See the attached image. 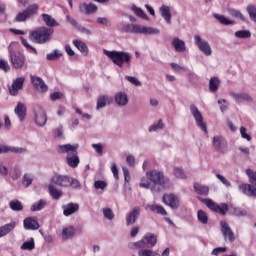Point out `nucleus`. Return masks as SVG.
<instances>
[{
    "label": "nucleus",
    "instance_id": "f257e3e1",
    "mask_svg": "<svg viewBox=\"0 0 256 256\" xmlns=\"http://www.w3.org/2000/svg\"><path fill=\"white\" fill-rule=\"evenodd\" d=\"M169 183V178L159 169L147 171L145 176L141 178L139 187L141 189H149L152 193H159L165 189V185Z\"/></svg>",
    "mask_w": 256,
    "mask_h": 256
},
{
    "label": "nucleus",
    "instance_id": "f03ea898",
    "mask_svg": "<svg viewBox=\"0 0 256 256\" xmlns=\"http://www.w3.org/2000/svg\"><path fill=\"white\" fill-rule=\"evenodd\" d=\"M53 33H55L53 28L42 26L34 31H31L29 37L31 41H34V43H37L38 45H45V43H49V41H51Z\"/></svg>",
    "mask_w": 256,
    "mask_h": 256
},
{
    "label": "nucleus",
    "instance_id": "7ed1b4c3",
    "mask_svg": "<svg viewBox=\"0 0 256 256\" xmlns=\"http://www.w3.org/2000/svg\"><path fill=\"white\" fill-rule=\"evenodd\" d=\"M56 187H61L62 189H81V183L79 180L69 176V175H61L56 174L52 176L51 181Z\"/></svg>",
    "mask_w": 256,
    "mask_h": 256
},
{
    "label": "nucleus",
    "instance_id": "20e7f679",
    "mask_svg": "<svg viewBox=\"0 0 256 256\" xmlns=\"http://www.w3.org/2000/svg\"><path fill=\"white\" fill-rule=\"evenodd\" d=\"M79 145L64 144L58 147V153H67L66 161L69 167L75 169L79 165V156H77V149Z\"/></svg>",
    "mask_w": 256,
    "mask_h": 256
},
{
    "label": "nucleus",
    "instance_id": "39448f33",
    "mask_svg": "<svg viewBox=\"0 0 256 256\" xmlns=\"http://www.w3.org/2000/svg\"><path fill=\"white\" fill-rule=\"evenodd\" d=\"M104 54H106V56L111 59L112 63L117 65V67H123L124 63H126V65L129 67L131 65V59L133 58L131 53L123 51L104 50Z\"/></svg>",
    "mask_w": 256,
    "mask_h": 256
},
{
    "label": "nucleus",
    "instance_id": "423d86ee",
    "mask_svg": "<svg viewBox=\"0 0 256 256\" xmlns=\"http://www.w3.org/2000/svg\"><path fill=\"white\" fill-rule=\"evenodd\" d=\"M157 245V236L146 234L144 238L130 245L131 249H145L147 247H155Z\"/></svg>",
    "mask_w": 256,
    "mask_h": 256
},
{
    "label": "nucleus",
    "instance_id": "0eeeda50",
    "mask_svg": "<svg viewBox=\"0 0 256 256\" xmlns=\"http://www.w3.org/2000/svg\"><path fill=\"white\" fill-rule=\"evenodd\" d=\"M39 12V5L31 4L24 11L18 13L15 17L16 23H23L27 21V19H31L33 15H37Z\"/></svg>",
    "mask_w": 256,
    "mask_h": 256
},
{
    "label": "nucleus",
    "instance_id": "6e6552de",
    "mask_svg": "<svg viewBox=\"0 0 256 256\" xmlns=\"http://www.w3.org/2000/svg\"><path fill=\"white\" fill-rule=\"evenodd\" d=\"M194 43L198 47L199 51L205 55V57H211L213 55L211 44H209L207 40L202 39L200 35H194Z\"/></svg>",
    "mask_w": 256,
    "mask_h": 256
},
{
    "label": "nucleus",
    "instance_id": "1a4fd4ad",
    "mask_svg": "<svg viewBox=\"0 0 256 256\" xmlns=\"http://www.w3.org/2000/svg\"><path fill=\"white\" fill-rule=\"evenodd\" d=\"M220 230L224 237V241H228L229 243H233L235 241V232H233V230L231 229L227 222H220Z\"/></svg>",
    "mask_w": 256,
    "mask_h": 256
},
{
    "label": "nucleus",
    "instance_id": "9d476101",
    "mask_svg": "<svg viewBox=\"0 0 256 256\" xmlns=\"http://www.w3.org/2000/svg\"><path fill=\"white\" fill-rule=\"evenodd\" d=\"M190 111L198 127H200L202 131H205V133H207V125L205 124V122H203V115L201 114V111H199V108H197L195 104H192L190 105Z\"/></svg>",
    "mask_w": 256,
    "mask_h": 256
},
{
    "label": "nucleus",
    "instance_id": "9b49d317",
    "mask_svg": "<svg viewBox=\"0 0 256 256\" xmlns=\"http://www.w3.org/2000/svg\"><path fill=\"white\" fill-rule=\"evenodd\" d=\"M134 33L139 35H159L161 31L157 28L134 24Z\"/></svg>",
    "mask_w": 256,
    "mask_h": 256
},
{
    "label": "nucleus",
    "instance_id": "f8f14e48",
    "mask_svg": "<svg viewBox=\"0 0 256 256\" xmlns=\"http://www.w3.org/2000/svg\"><path fill=\"white\" fill-rule=\"evenodd\" d=\"M205 203L211 211H215V213H219L220 215H225L229 211V206L226 203L217 205V203L213 202L211 199H206Z\"/></svg>",
    "mask_w": 256,
    "mask_h": 256
},
{
    "label": "nucleus",
    "instance_id": "ddd939ff",
    "mask_svg": "<svg viewBox=\"0 0 256 256\" xmlns=\"http://www.w3.org/2000/svg\"><path fill=\"white\" fill-rule=\"evenodd\" d=\"M141 215V207L135 206L127 215H126V225L127 227L133 226L134 223H137Z\"/></svg>",
    "mask_w": 256,
    "mask_h": 256
},
{
    "label": "nucleus",
    "instance_id": "4468645a",
    "mask_svg": "<svg viewBox=\"0 0 256 256\" xmlns=\"http://www.w3.org/2000/svg\"><path fill=\"white\" fill-rule=\"evenodd\" d=\"M10 61L14 69H23V65H25V56L20 53L10 52Z\"/></svg>",
    "mask_w": 256,
    "mask_h": 256
},
{
    "label": "nucleus",
    "instance_id": "2eb2a0df",
    "mask_svg": "<svg viewBox=\"0 0 256 256\" xmlns=\"http://www.w3.org/2000/svg\"><path fill=\"white\" fill-rule=\"evenodd\" d=\"M163 203H165L171 209H177L181 203L179 196L175 194H164Z\"/></svg>",
    "mask_w": 256,
    "mask_h": 256
},
{
    "label": "nucleus",
    "instance_id": "dca6fc26",
    "mask_svg": "<svg viewBox=\"0 0 256 256\" xmlns=\"http://www.w3.org/2000/svg\"><path fill=\"white\" fill-rule=\"evenodd\" d=\"M212 145L220 153H226L227 151V141H225V138H223V136H214L212 139Z\"/></svg>",
    "mask_w": 256,
    "mask_h": 256
},
{
    "label": "nucleus",
    "instance_id": "f3484780",
    "mask_svg": "<svg viewBox=\"0 0 256 256\" xmlns=\"http://www.w3.org/2000/svg\"><path fill=\"white\" fill-rule=\"evenodd\" d=\"M114 102L118 107H127L129 105V95L124 91H119L114 95Z\"/></svg>",
    "mask_w": 256,
    "mask_h": 256
},
{
    "label": "nucleus",
    "instance_id": "a211bd4d",
    "mask_svg": "<svg viewBox=\"0 0 256 256\" xmlns=\"http://www.w3.org/2000/svg\"><path fill=\"white\" fill-rule=\"evenodd\" d=\"M34 115L36 125H38V127L45 126L47 123V114L45 113V110H43L41 107H38L35 109Z\"/></svg>",
    "mask_w": 256,
    "mask_h": 256
},
{
    "label": "nucleus",
    "instance_id": "6ab92c4d",
    "mask_svg": "<svg viewBox=\"0 0 256 256\" xmlns=\"http://www.w3.org/2000/svg\"><path fill=\"white\" fill-rule=\"evenodd\" d=\"M25 83L24 77H19L16 80L13 81L11 87H9V93L13 97L19 95V91L23 89V84Z\"/></svg>",
    "mask_w": 256,
    "mask_h": 256
},
{
    "label": "nucleus",
    "instance_id": "aec40b11",
    "mask_svg": "<svg viewBox=\"0 0 256 256\" xmlns=\"http://www.w3.org/2000/svg\"><path fill=\"white\" fill-rule=\"evenodd\" d=\"M3 153H16L17 155H21L27 153V148L0 145V155Z\"/></svg>",
    "mask_w": 256,
    "mask_h": 256
},
{
    "label": "nucleus",
    "instance_id": "412c9836",
    "mask_svg": "<svg viewBox=\"0 0 256 256\" xmlns=\"http://www.w3.org/2000/svg\"><path fill=\"white\" fill-rule=\"evenodd\" d=\"M113 103V98L109 95H100L97 98L96 102V110L99 111V109H105L107 105H111Z\"/></svg>",
    "mask_w": 256,
    "mask_h": 256
},
{
    "label": "nucleus",
    "instance_id": "4be33fe9",
    "mask_svg": "<svg viewBox=\"0 0 256 256\" xmlns=\"http://www.w3.org/2000/svg\"><path fill=\"white\" fill-rule=\"evenodd\" d=\"M62 209H63V215L65 217H70V215H73L77 213V211H79V204L71 202L66 205H63Z\"/></svg>",
    "mask_w": 256,
    "mask_h": 256
},
{
    "label": "nucleus",
    "instance_id": "5701e85b",
    "mask_svg": "<svg viewBox=\"0 0 256 256\" xmlns=\"http://www.w3.org/2000/svg\"><path fill=\"white\" fill-rule=\"evenodd\" d=\"M239 191H242L244 195L248 197H256V188L250 184L242 183L238 186Z\"/></svg>",
    "mask_w": 256,
    "mask_h": 256
},
{
    "label": "nucleus",
    "instance_id": "b1692460",
    "mask_svg": "<svg viewBox=\"0 0 256 256\" xmlns=\"http://www.w3.org/2000/svg\"><path fill=\"white\" fill-rule=\"evenodd\" d=\"M24 229L27 231H37L39 229V222L33 217L25 218L23 221Z\"/></svg>",
    "mask_w": 256,
    "mask_h": 256
},
{
    "label": "nucleus",
    "instance_id": "393cba45",
    "mask_svg": "<svg viewBox=\"0 0 256 256\" xmlns=\"http://www.w3.org/2000/svg\"><path fill=\"white\" fill-rule=\"evenodd\" d=\"M171 45L176 51V53H185V51H187V46H185V41L177 37L172 39Z\"/></svg>",
    "mask_w": 256,
    "mask_h": 256
},
{
    "label": "nucleus",
    "instance_id": "a878e982",
    "mask_svg": "<svg viewBox=\"0 0 256 256\" xmlns=\"http://www.w3.org/2000/svg\"><path fill=\"white\" fill-rule=\"evenodd\" d=\"M14 113L17 115L19 121H25V117H27V107H25V104L18 102L14 109Z\"/></svg>",
    "mask_w": 256,
    "mask_h": 256
},
{
    "label": "nucleus",
    "instance_id": "bb28decb",
    "mask_svg": "<svg viewBox=\"0 0 256 256\" xmlns=\"http://www.w3.org/2000/svg\"><path fill=\"white\" fill-rule=\"evenodd\" d=\"M80 13H85L86 15H92V13H97V5L90 3H82L79 5Z\"/></svg>",
    "mask_w": 256,
    "mask_h": 256
},
{
    "label": "nucleus",
    "instance_id": "cd10ccee",
    "mask_svg": "<svg viewBox=\"0 0 256 256\" xmlns=\"http://www.w3.org/2000/svg\"><path fill=\"white\" fill-rule=\"evenodd\" d=\"M32 85H34L35 89H40L42 93H45L48 91V87L45 85V82L43 79L37 76H31Z\"/></svg>",
    "mask_w": 256,
    "mask_h": 256
},
{
    "label": "nucleus",
    "instance_id": "c85d7f7f",
    "mask_svg": "<svg viewBox=\"0 0 256 256\" xmlns=\"http://www.w3.org/2000/svg\"><path fill=\"white\" fill-rule=\"evenodd\" d=\"M48 190L51 197L54 198L56 201L63 197V191L57 188V185L52 182L49 183Z\"/></svg>",
    "mask_w": 256,
    "mask_h": 256
},
{
    "label": "nucleus",
    "instance_id": "c756f323",
    "mask_svg": "<svg viewBox=\"0 0 256 256\" xmlns=\"http://www.w3.org/2000/svg\"><path fill=\"white\" fill-rule=\"evenodd\" d=\"M230 95L233 97V99H235L236 103H241V101H247V103H251V101H253V98L249 96V94L231 92Z\"/></svg>",
    "mask_w": 256,
    "mask_h": 256
},
{
    "label": "nucleus",
    "instance_id": "7c9ffc66",
    "mask_svg": "<svg viewBox=\"0 0 256 256\" xmlns=\"http://www.w3.org/2000/svg\"><path fill=\"white\" fill-rule=\"evenodd\" d=\"M73 45L84 55L87 57L89 55V48L87 47V44L81 40H73Z\"/></svg>",
    "mask_w": 256,
    "mask_h": 256
},
{
    "label": "nucleus",
    "instance_id": "2f4dec72",
    "mask_svg": "<svg viewBox=\"0 0 256 256\" xmlns=\"http://www.w3.org/2000/svg\"><path fill=\"white\" fill-rule=\"evenodd\" d=\"M41 17L47 27H59V22H57L51 15L42 14Z\"/></svg>",
    "mask_w": 256,
    "mask_h": 256
},
{
    "label": "nucleus",
    "instance_id": "473e14b6",
    "mask_svg": "<svg viewBox=\"0 0 256 256\" xmlns=\"http://www.w3.org/2000/svg\"><path fill=\"white\" fill-rule=\"evenodd\" d=\"M160 13L166 23L171 25V8H169V6L163 5L160 7Z\"/></svg>",
    "mask_w": 256,
    "mask_h": 256
},
{
    "label": "nucleus",
    "instance_id": "72a5a7b5",
    "mask_svg": "<svg viewBox=\"0 0 256 256\" xmlns=\"http://www.w3.org/2000/svg\"><path fill=\"white\" fill-rule=\"evenodd\" d=\"M221 86V80L217 77H211L209 80V90L211 93H217L219 91V87Z\"/></svg>",
    "mask_w": 256,
    "mask_h": 256
},
{
    "label": "nucleus",
    "instance_id": "f704fd0d",
    "mask_svg": "<svg viewBox=\"0 0 256 256\" xmlns=\"http://www.w3.org/2000/svg\"><path fill=\"white\" fill-rule=\"evenodd\" d=\"M17 223L11 222L9 224H5L4 226L0 227V238L5 237V235H9L13 229H15V226Z\"/></svg>",
    "mask_w": 256,
    "mask_h": 256
},
{
    "label": "nucleus",
    "instance_id": "c9c22d12",
    "mask_svg": "<svg viewBox=\"0 0 256 256\" xmlns=\"http://www.w3.org/2000/svg\"><path fill=\"white\" fill-rule=\"evenodd\" d=\"M148 209H150L152 213H157L158 215H163V216L167 215V210H165L163 206L158 204L148 205Z\"/></svg>",
    "mask_w": 256,
    "mask_h": 256
},
{
    "label": "nucleus",
    "instance_id": "e433bc0d",
    "mask_svg": "<svg viewBox=\"0 0 256 256\" xmlns=\"http://www.w3.org/2000/svg\"><path fill=\"white\" fill-rule=\"evenodd\" d=\"M194 190L198 195H204V197H207L209 195V186H203L199 183H194Z\"/></svg>",
    "mask_w": 256,
    "mask_h": 256
},
{
    "label": "nucleus",
    "instance_id": "4c0bfd02",
    "mask_svg": "<svg viewBox=\"0 0 256 256\" xmlns=\"http://www.w3.org/2000/svg\"><path fill=\"white\" fill-rule=\"evenodd\" d=\"M228 13L231 17H234V19H240V21H243V23H246L247 21L245 15H243V13H241L239 10L229 9Z\"/></svg>",
    "mask_w": 256,
    "mask_h": 256
},
{
    "label": "nucleus",
    "instance_id": "58836bf2",
    "mask_svg": "<svg viewBox=\"0 0 256 256\" xmlns=\"http://www.w3.org/2000/svg\"><path fill=\"white\" fill-rule=\"evenodd\" d=\"M131 11H133V13H135L137 15V17H141V19H144L145 21H147V19H149V17L145 13V11H143V9L137 7V5H135V4H132Z\"/></svg>",
    "mask_w": 256,
    "mask_h": 256
},
{
    "label": "nucleus",
    "instance_id": "ea45409f",
    "mask_svg": "<svg viewBox=\"0 0 256 256\" xmlns=\"http://www.w3.org/2000/svg\"><path fill=\"white\" fill-rule=\"evenodd\" d=\"M132 256H161V254H159L155 251L149 250V249L140 248L138 253H136Z\"/></svg>",
    "mask_w": 256,
    "mask_h": 256
},
{
    "label": "nucleus",
    "instance_id": "a19ab883",
    "mask_svg": "<svg viewBox=\"0 0 256 256\" xmlns=\"http://www.w3.org/2000/svg\"><path fill=\"white\" fill-rule=\"evenodd\" d=\"M214 18H216L221 25H235V21L229 20L221 14H214Z\"/></svg>",
    "mask_w": 256,
    "mask_h": 256
},
{
    "label": "nucleus",
    "instance_id": "79ce46f5",
    "mask_svg": "<svg viewBox=\"0 0 256 256\" xmlns=\"http://www.w3.org/2000/svg\"><path fill=\"white\" fill-rule=\"evenodd\" d=\"M45 205H47V202L45 200H39L38 202L32 204L30 211H41L42 209H45Z\"/></svg>",
    "mask_w": 256,
    "mask_h": 256
},
{
    "label": "nucleus",
    "instance_id": "37998d69",
    "mask_svg": "<svg viewBox=\"0 0 256 256\" xmlns=\"http://www.w3.org/2000/svg\"><path fill=\"white\" fill-rule=\"evenodd\" d=\"M73 235H75V228H73V226L63 228L62 237H64V239H70Z\"/></svg>",
    "mask_w": 256,
    "mask_h": 256
},
{
    "label": "nucleus",
    "instance_id": "c03bdc74",
    "mask_svg": "<svg viewBox=\"0 0 256 256\" xmlns=\"http://www.w3.org/2000/svg\"><path fill=\"white\" fill-rule=\"evenodd\" d=\"M9 207L12 211H23V204L19 200L10 201Z\"/></svg>",
    "mask_w": 256,
    "mask_h": 256
},
{
    "label": "nucleus",
    "instance_id": "a18cd8bd",
    "mask_svg": "<svg viewBox=\"0 0 256 256\" xmlns=\"http://www.w3.org/2000/svg\"><path fill=\"white\" fill-rule=\"evenodd\" d=\"M237 39H249L251 37V31L249 30H239L234 33Z\"/></svg>",
    "mask_w": 256,
    "mask_h": 256
},
{
    "label": "nucleus",
    "instance_id": "49530a36",
    "mask_svg": "<svg viewBox=\"0 0 256 256\" xmlns=\"http://www.w3.org/2000/svg\"><path fill=\"white\" fill-rule=\"evenodd\" d=\"M198 221L202 223V225H207L209 223V217L207 216V213L203 210H199L197 213Z\"/></svg>",
    "mask_w": 256,
    "mask_h": 256
},
{
    "label": "nucleus",
    "instance_id": "de8ad7c7",
    "mask_svg": "<svg viewBox=\"0 0 256 256\" xmlns=\"http://www.w3.org/2000/svg\"><path fill=\"white\" fill-rule=\"evenodd\" d=\"M59 57H63V53L56 49L53 51V53L47 54L46 59L48 61H56V59H59Z\"/></svg>",
    "mask_w": 256,
    "mask_h": 256
},
{
    "label": "nucleus",
    "instance_id": "09e8293b",
    "mask_svg": "<svg viewBox=\"0 0 256 256\" xmlns=\"http://www.w3.org/2000/svg\"><path fill=\"white\" fill-rule=\"evenodd\" d=\"M246 11H247L251 21H254V23H256V7L253 5H248L246 8Z\"/></svg>",
    "mask_w": 256,
    "mask_h": 256
},
{
    "label": "nucleus",
    "instance_id": "8fccbe9b",
    "mask_svg": "<svg viewBox=\"0 0 256 256\" xmlns=\"http://www.w3.org/2000/svg\"><path fill=\"white\" fill-rule=\"evenodd\" d=\"M102 213L105 219H108V221H113V219H115V214L111 208H103Z\"/></svg>",
    "mask_w": 256,
    "mask_h": 256
},
{
    "label": "nucleus",
    "instance_id": "3c124183",
    "mask_svg": "<svg viewBox=\"0 0 256 256\" xmlns=\"http://www.w3.org/2000/svg\"><path fill=\"white\" fill-rule=\"evenodd\" d=\"M21 249L23 251H33V249H35V241L31 239V241L24 242L21 246Z\"/></svg>",
    "mask_w": 256,
    "mask_h": 256
},
{
    "label": "nucleus",
    "instance_id": "603ef678",
    "mask_svg": "<svg viewBox=\"0 0 256 256\" xmlns=\"http://www.w3.org/2000/svg\"><path fill=\"white\" fill-rule=\"evenodd\" d=\"M165 127V124L163 123V120H159L157 124H154L150 126L149 133L157 132Z\"/></svg>",
    "mask_w": 256,
    "mask_h": 256
},
{
    "label": "nucleus",
    "instance_id": "864d4df0",
    "mask_svg": "<svg viewBox=\"0 0 256 256\" xmlns=\"http://www.w3.org/2000/svg\"><path fill=\"white\" fill-rule=\"evenodd\" d=\"M94 187L97 190H101V191H105V189H107V182L103 181V180H97L94 182Z\"/></svg>",
    "mask_w": 256,
    "mask_h": 256
},
{
    "label": "nucleus",
    "instance_id": "5fc2aeb1",
    "mask_svg": "<svg viewBox=\"0 0 256 256\" xmlns=\"http://www.w3.org/2000/svg\"><path fill=\"white\" fill-rule=\"evenodd\" d=\"M33 183V176L31 174H25L23 177L22 185L24 187H29Z\"/></svg>",
    "mask_w": 256,
    "mask_h": 256
},
{
    "label": "nucleus",
    "instance_id": "6e6d98bb",
    "mask_svg": "<svg viewBox=\"0 0 256 256\" xmlns=\"http://www.w3.org/2000/svg\"><path fill=\"white\" fill-rule=\"evenodd\" d=\"M125 79H127V81L132 85H134L135 87H141V81H139V79H137L136 77L125 76Z\"/></svg>",
    "mask_w": 256,
    "mask_h": 256
},
{
    "label": "nucleus",
    "instance_id": "4d7b16f0",
    "mask_svg": "<svg viewBox=\"0 0 256 256\" xmlns=\"http://www.w3.org/2000/svg\"><path fill=\"white\" fill-rule=\"evenodd\" d=\"M21 43L22 45H24V47H26V49H30V51H33V53H35V55H37V49H35L33 46H31L29 44V42L27 41V39H25L24 37H20Z\"/></svg>",
    "mask_w": 256,
    "mask_h": 256
},
{
    "label": "nucleus",
    "instance_id": "13d9d810",
    "mask_svg": "<svg viewBox=\"0 0 256 256\" xmlns=\"http://www.w3.org/2000/svg\"><path fill=\"white\" fill-rule=\"evenodd\" d=\"M174 175L177 177V179H186L187 177L182 168H174Z\"/></svg>",
    "mask_w": 256,
    "mask_h": 256
},
{
    "label": "nucleus",
    "instance_id": "bf43d9fd",
    "mask_svg": "<svg viewBox=\"0 0 256 256\" xmlns=\"http://www.w3.org/2000/svg\"><path fill=\"white\" fill-rule=\"evenodd\" d=\"M0 69L5 73H7V71H10L11 67L9 66V62H7V60L0 59Z\"/></svg>",
    "mask_w": 256,
    "mask_h": 256
},
{
    "label": "nucleus",
    "instance_id": "052dcab7",
    "mask_svg": "<svg viewBox=\"0 0 256 256\" xmlns=\"http://www.w3.org/2000/svg\"><path fill=\"white\" fill-rule=\"evenodd\" d=\"M216 177L222 184H224L225 187H231V182L229 180H227V178H225V176H223L221 174H216Z\"/></svg>",
    "mask_w": 256,
    "mask_h": 256
},
{
    "label": "nucleus",
    "instance_id": "680f3d73",
    "mask_svg": "<svg viewBox=\"0 0 256 256\" xmlns=\"http://www.w3.org/2000/svg\"><path fill=\"white\" fill-rule=\"evenodd\" d=\"M170 66L174 71H177V73H181V71H187L186 67H183L175 62H172Z\"/></svg>",
    "mask_w": 256,
    "mask_h": 256
},
{
    "label": "nucleus",
    "instance_id": "e2e57ef3",
    "mask_svg": "<svg viewBox=\"0 0 256 256\" xmlns=\"http://www.w3.org/2000/svg\"><path fill=\"white\" fill-rule=\"evenodd\" d=\"M220 253H227V247H217L211 252V255L219 256Z\"/></svg>",
    "mask_w": 256,
    "mask_h": 256
},
{
    "label": "nucleus",
    "instance_id": "0e129e2a",
    "mask_svg": "<svg viewBox=\"0 0 256 256\" xmlns=\"http://www.w3.org/2000/svg\"><path fill=\"white\" fill-rule=\"evenodd\" d=\"M240 135L242 139H246V141H251V135L247 134V128H245L244 126L240 128Z\"/></svg>",
    "mask_w": 256,
    "mask_h": 256
},
{
    "label": "nucleus",
    "instance_id": "69168bd1",
    "mask_svg": "<svg viewBox=\"0 0 256 256\" xmlns=\"http://www.w3.org/2000/svg\"><path fill=\"white\" fill-rule=\"evenodd\" d=\"M125 33H135V24H126L123 27Z\"/></svg>",
    "mask_w": 256,
    "mask_h": 256
},
{
    "label": "nucleus",
    "instance_id": "338daca9",
    "mask_svg": "<svg viewBox=\"0 0 256 256\" xmlns=\"http://www.w3.org/2000/svg\"><path fill=\"white\" fill-rule=\"evenodd\" d=\"M92 148L95 149L98 155L103 156V145L101 143L92 144Z\"/></svg>",
    "mask_w": 256,
    "mask_h": 256
},
{
    "label": "nucleus",
    "instance_id": "774afa93",
    "mask_svg": "<svg viewBox=\"0 0 256 256\" xmlns=\"http://www.w3.org/2000/svg\"><path fill=\"white\" fill-rule=\"evenodd\" d=\"M126 163H127V165H129V167H135V156L128 155L126 157Z\"/></svg>",
    "mask_w": 256,
    "mask_h": 256
}]
</instances>
